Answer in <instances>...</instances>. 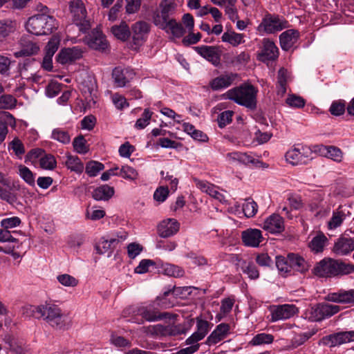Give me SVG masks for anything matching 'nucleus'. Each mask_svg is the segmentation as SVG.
Returning a JSON list of instances; mask_svg holds the SVG:
<instances>
[{
  "label": "nucleus",
  "mask_w": 354,
  "mask_h": 354,
  "mask_svg": "<svg viewBox=\"0 0 354 354\" xmlns=\"http://www.w3.org/2000/svg\"><path fill=\"white\" fill-rule=\"evenodd\" d=\"M4 116L5 121L0 122V144L5 140L8 133V125L15 127L16 124L15 119L11 113L9 112H5Z\"/></svg>",
  "instance_id": "nucleus-35"
},
{
  "label": "nucleus",
  "mask_w": 354,
  "mask_h": 354,
  "mask_svg": "<svg viewBox=\"0 0 354 354\" xmlns=\"http://www.w3.org/2000/svg\"><path fill=\"white\" fill-rule=\"evenodd\" d=\"M262 227L269 233L280 234L285 230L284 220L279 214H272L266 218Z\"/></svg>",
  "instance_id": "nucleus-15"
},
{
  "label": "nucleus",
  "mask_w": 354,
  "mask_h": 354,
  "mask_svg": "<svg viewBox=\"0 0 354 354\" xmlns=\"http://www.w3.org/2000/svg\"><path fill=\"white\" fill-rule=\"evenodd\" d=\"M298 312L297 308L293 304H283L274 307L272 310L271 320L277 322L287 319L293 317Z\"/></svg>",
  "instance_id": "nucleus-17"
},
{
  "label": "nucleus",
  "mask_w": 354,
  "mask_h": 354,
  "mask_svg": "<svg viewBox=\"0 0 354 354\" xmlns=\"http://www.w3.org/2000/svg\"><path fill=\"white\" fill-rule=\"evenodd\" d=\"M39 165L42 169L52 170L56 165V160L52 154H46L41 157L39 160Z\"/></svg>",
  "instance_id": "nucleus-50"
},
{
  "label": "nucleus",
  "mask_w": 354,
  "mask_h": 354,
  "mask_svg": "<svg viewBox=\"0 0 354 354\" xmlns=\"http://www.w3.org/2000/svg\"><path fill=\"white\" fill-rule=\"evenodd\" d=\"M258 209L256 202L251 199H247L243 205V211L245 216L250 218L254 216Z\"/></svg>",
  "instance_id": "nucleus-48"
},
{
  "label": "nucleus",
  "mask_w": 354,
  "mask_h": 354,
  "mask_svg": "<svg viewBox=\"0 0 354 354\" xmlns=\"http://www.w3.org/2000/svg\"><path fill=\"white\" fill-rule=\"evenodd\" d=\"M239 80V75L232 72H225L212 79L209 85L213 91H221L227 88Z\"/></svg>",
  "instance_id": "nucleus-12"
},
{
  "label": "nucleus",
  "mask_w": 354,
  "mask_h": 354,
  "mask_svg": "<svg viewBox=\"0 0 354 354\" xmlns=\"http://www.w3.org/2000/svg\"><path fill=\"white\" fill-rule=\"evenodd\" d=\"M150 24L144 21L134 23L131 26L134 44L140 45L150 31Z\"/></svg>",
  "instance_id": "nucleus-20"
},
{
  "label": "nucleus",
  "mask_w": 354,
  "mask_h": 354,
  "mask_svg": "<svg viewBox=\"0 0 354 354\" xmlns=\"http://www.w3.org/2000/svg\"><path fill=\"white\" fill-rule=\"evenodd\" d=\"M326 241L327 238L323 234H317L309 243V247L315 252H322Z\"/></svg>",
  "instance_id": "nucleus-41"
},
{
  "label": "nucleus",
  "mask_w": 354,
  "mask_h": 354,
  "mask_svg": "<svg viewBox=\"0 0 354 354\" xmlns=\"http://www.w3.org/2000/svg\"><path fill=\"white\" fill-rule=\"evenodd\" d=\"M24 310L26 316L43 318L54 328L60 329L65 326V316L55 304L46 303L39 306H27Z\"/></svg>",
  "instance_id": "nucleus-1"
},
{
  "label": "nucleus",
  "mask_w": 354,
  "mask_h": 354,
  "mask_svg": "<svg viewBox=\"0 0 354 354\" xmlns=\"http://www.w3.org/2000/svg\"><path fill=\"white\" fill-rule=\"evenodd\" d=\"M127 253L130 259H135L143 250V247L137 243H131L127 245Z\"/></svg>",
  "instance_id": "nucleus-62"
},
{
  "label": "nucleus",
  "mask_w": 354,
  "mask_h": 354,
  "mask_svg": "<svg viewBox=\"0 0 354 354\" xmlns=\"http://www.w3.org/2000/svg\"><path fill=\"white\" fill-rule=\"evenodd\" d=\"M104 166L102 163L91 160L86 165V172L90 177L96 176L98 173L103 170Z\"/></svg>",
  "instance_id": "nucleus-47"
},
{
  "label": "nucleus",
  "mask_w": 354,
  "mask_h": 354,
  "mask_svg": "<svg viewBox=\"0 0 354 354\" xmlns=\"http://www.w3.org/2000/svg\"><path fill=\"white\" fill-rule=\"evenodd\" d=\"M257 89L253 85L243 84L229 89L222 95V97L223 99L232 100L239 105L254 110L257 107Z\"/></svg>",
  "instance_id": "nucleus-2"
},
{
  "label": "nucleus",
  "mask_w": 354,
  "mask_h": 354,
  "mask_svg": "<svg viewBox=\"0 0 354 354\" xmlns=\"http://www.w3.org/2000/svg\"><path fill=\"white\" fill-rule=\"evenodd\" d=\"M59 41L57 38L50 39L45 47V55L53 57L59 47Z\"/></svg>",
  "instance_id": "nucleus-61"
},
{
  "label": "nucleus",
  "mask_w": 354,
  "mask_h": 354,
  "mask_svg": "<svg viewBox=\"0 0 354 354\" xmlns=\"http://www.w3.org/2000/svg\"><path fill=\"white\" fill-rule=\"evenodd\" d=\"M39 50V48L36 43L27 41L25 44H23L21 49L15 52L14 55L16 57L30 56L37 54Z\"/></svg>",
  "instance_id": "nucleus-36"
},
{
  "label": "nucleus",
  "mask_w": 354,
  "mask_h": 354,
  "mask_svg": "<svg viewBox=\"0 0 354 354\" xmlns=\"http://www.w3.org/2000/svg\"><path fill=\"white\" fill-rule=\"evenodd\" d=\"M113 249L111 243L109 242V239L102 237L98 244L96 245V250L99 254H104Z\"/></svg>",
  "instance_id": "nucleus-63"
},
{
  "label": "nucleus",
  "mask_w": 354,
  "mask_h": 354,
  "mask_svg": "<svg viewBox=\"0 0 354 354\" xmlns=\"http://www.w3.org/2000/svg\"><path fill=\"white\" fill-rule=\"evenodd\" d=\"M324 299L330 302L354 306V289H339L336 292H329Z\"/></svg>",
  "instance_id": "nucleus-13"
},
{
  "label": "nucleus",
  "mask_w": 354,
  "mask_h": 354,
  "mask_svg": "<svg viewBox=\"0 0 354 354\" xmlns=\"http://www.w3.org/2000/svg\"><path fill=\"white\" fill-rule=\"evenodd\" d=\"M274 340L272 335L266 333H259L256 335L250 343L254 346L261 345L264 344H271Z\"/></svg>",
  "instance_id": "nucleus-51"
},
{
  "label": "nucleus",
  "mask_w": 354,
  "mask_h": 354,
  "mask_svg": "<svg viewBox=\"0 0 354 354\" xmlns=\"http://www.w3.org/2000/svg\"><path fill=\"white\" fill-rule=\"evenodd\" d=\"M115 193L113 187L108 185H103L95 188L92 196L95 201H109Z\"/></svg>",
  "instance_id": "nucleus-31"
},
{
  "label": "nucleus",
  "mask_w": 354,
  "mask_h": 354,
  "mask_svg": "<svg viewBox=\"0 0 354 354\" xmlns=\"http://www.w3.org/2000/svg\"><path fill=\"white\" fill-rule=\"evenodd\" d=\"M241 239L245 245L256 248L263 241L262 232L258 229H248L242 232Z\"/></svg>",
  "instance_id": "nucleus-21"
},
{
  "label": "nucleus",
  "mask_w": 354,
  "mask_h": 354,
  "mask_svg": "<svg viewBox=\"0 0 354 354\" xmlns=\"http://www.w3.org/2000/svg\"><path fill=\"white\" fill-rule=\"evenodd\" d=\"M234 111H225L221 113L217 118L218 125L220 128H223L226 125L229 124L232 121V116Z\"/></svg>",
  "instance_id": "nucleus-54"
},
{
  "label": "nucleus",
  "mask_w": 354,
  "mask_h": 354,
  "mask_svg": "<svg viewBox=\"0 0 354 354\" xmlns=\"http://www.w3.org/2000/svg\"><path fill=\"white\" fill-rule=\"evenodd\" d=\"M128 233L124 230H120L113 233L108 236L109 242L111 243L113 249L120 243L123 242L127 239Z\"/></svg>",
  "instance_id": "nucleus-44"
},
{
  "label": "nucleus",
  "mask_w": 354,
  "mask_h": 354,
  "mask_svg": "<svg viewBox=\"0 0 354 354\" xmlns=\"http://www.w3.org/2000/svg\"><path fill=\"white\" fill-rule=\"evenodd\" d=\"M169 189L166 187H159L156 189L153 194V198L155 201L162 203L169 196Z\"/></svg>",
  "instance_id": "nucleus-64"
},
{
  "label": "nucleus",
  "mask_w": 354,
  "mask_h": 354,
  "mask_svg": "<svg viewBox=\"0 0 354 354\" xmlns=\"http://www.w3.org/2000/svg\"><path fill=\"white\" fill-rule=\"evenodd\" d=\"M312 154L310 149L301 145L288 150L286 153L287 162L292 165H306L312 159L309 155Z\"/></svg>",
  "instance_id": "nucleus-11"
},
{
  "label": "nucleus",
  "mask_w": 354,
  "mask_h": 354,
  "mask_svg": "<svg viewBox=\"0 0 354 354\" xmlns=\"http://www.w3.org/2000/svg\"><path fill=\"white\" fill-rule=\"evenodd\" d=\"M69 8L73 22L80 27V30L86 31L90 28V24L86 20L87 12L84 2L82 0H71Z\"/></svg>",
  "instance_id": "nucleus-7"
},
{
  "label": "nucleus",
  "mask_w": 354,
  "mask_h": 354,
  "mask_svg": "<svg viewBox=\"0 0 354 354\" xmlns=\"http://www.w3.org/2000/svg\"><path fill=\"white\" fill-rule=\"evenodd\" d=\"M288 26V22L278 15H266L257 27V30L262 35L274 34Z\"/></svg>",
  "instance_id": "nucleus-6"
},
{
  "label": "nucleus",
  "mask_w": 354,
  "mask_h": 354,
  "mask_svg": "<svg viewBox=\"0 0 354 354\" xmlns=\"http://www.w3.org/2000/svg\"><path fill=\"white\" fill-rule=\"evenodd\" d=\"M59 283L66 287H75L78 284V280L68 274H62L57 277Z\"/></svg>",
  "instance_id": "nucleus-53"
},
{
  "label": "nucleus",
  "mask_w": 354,
  "mask_h": 354,
  "mask_svg": "<svg viewBox=\"0 0 354 354\" xmlns=\"http://www.w3.org/2000/svg\"><path fill=\"white\" fill-rule=\"evenodd\" d=\"M243 35L240 33L232 32H225L222 35V40L225 42H228L233 46H237L238 45L244 43Z\"/></svg>",
  "instance_id": "nucleus-39"
},
{
  "label": "nucleus",
  "mask_w": 354,
  "mask_h": 354,
  "mask_svg": "<svg viewBox=\"0 0 354 354\" xmlns=\"http://www.w3.org/2000/svg\"><path fill=\"white\" fill-rule=\"evenodd\" d=\"M21 223V219L18 216H12L3 218L1 221L2 228L9 230V229L17 227Z\"/></svg>",
  "instance_id": "nucleus-57"
},
{
  "label": "nucleus",
  "mask_w": 354,
  "mask_h": 354,
  "mask_svg": "<svg viewBox=\"0 0 354 354\" xmlns=\"http://www.w3.org/2000/svg\"><path fill=\"white\" fill-rule=\"evenodd\" d=\"M73 146L75 151L78 153L84 154L88 150L86 147V141L82 135L78 136L73 140Z\"/></svg>",
  "instance_id": "nucleus-52"
},
{
  "label": "nucleus",
  "mask_w": 354,
  "mask_h": 354,
  "mask_svg": "<svg viewBox=\"0 0 354 354\" xmlns=\"http://www.w3.org/2000/svg\"><path fill=\"white\" fill-rule=\"evenodd\" d=\"M194 50L201 57L211 62L214 66L220 64V55L214 46H201L194 47Z\"/></svg>",
  "instance_id": "nucleus-24"
},
{
  "label": "nucleus",
  "mask_w": 354,
  "mask_h": 354,
  "mask_svg": "<svg viewBox=\"0 0 354 354\" xmlns=\"http://www.w3.org/2000/svg\"><path fill=\"white\" fill-rule=\"evenodd\" d=\"M239 157V163L244 164L246 165L251 164L255 166H259L260 165L263 164L261 161L255 159L250 154L247 153L240 152Z\"/></svg>",
  "instance_id": "nucleus-58"
},
{
  "label": "nucleus",
  "mask_w": 354,
  "mask_h": 354,
  "mask_svg": "<svg viewBox=\"0 0 354 354\" xmlns=\"http://www.w3.org/2000/svg\"><path fill=\"white\" fill-rule=\"evenodd\" d=\"M111 32L118 39L127 41L130 35L131 30L126 22L122 21L120 25H115L111 28Z\"/></svg>",
  "instance_id": "nucleus-33"
},
{
  "label": "nucleus",
  "mask_w": 354,
  "mask_h": 354,
  "mask_svg": "<svg viewBox=\"0 0 354 354\" xmlns=\"http://www.w3.org/2000/svg\"><path fill=\"white\" fill-rule=\"evenodd\" d=\"M180 229V223L175 218H167L158 225L157 231L160 237L167 238L176 234Z\"/></svg>",
  "instance_id": "nucleus-18"
},
{
  "label": "nucleus",
  "mask_w": 354,
  "mask_h": 354,
  "mask_svg": "<svg viewBox=\"0 0 354 354\" xmlns=\"http://www.w3.org/2000/svg\"><path fill=\"white\" fill-rule=\"evenodd\" d=\"M26 30L35 35H46L57 28V23L50 15H35L28 18L26 24Z\"/></svg>",
  "instance_id": "nucleus-5"
},
{
  "label": "nucleus",
  "mask_w": 354,
  "mask_h": 354,
  "mask_svg": "<svg viewBox=\"0 0 354 354\" xmlns=\"http://www.w3.org/2000/svg\"><path fill=\"white\" fill-rule=\"evenodd\" d=\"M50 138L63 145H68L71 142V136L67 129L57 127L53 129Z\"/></svg>",
  "instance_id": "nucleus-34"
},
{
  "label": "nucleus",
  "mask_w": 354,
  "mask_h": 354,
  "mask_svg": "<svg viewBox=\"0 0 354 354\" xmlns=\"http://www.w3.org/2000/svg\"><path fill=\"white\" fill-rule=\"evenodd\" d=\"M339 306L321 303L313 306L309 310L308 318L312 322H321L339 313Z\"/></svg>",
  "instance_id": "nucleus-9"
},
{
  "label": "nucleus",
  "mask_w": 354,
  "mask_h": 354,
  "mask_svg": "<svg viewBox=\"0 0 354 354\" xmlns=\"http://www.w3.org/2000/svg\"><path fill=\"white\" fill-rule=\"evenodd\" d=\"M279 48L269 38H263L259 50L257 52V58L263 63L275 61L279 57Z\"/></svg>",
  "instance_id": "nucleus-10"
},
{
  "label": "nucleus",
  "mask_w": 354,
  "mask_h": 354,
  "mask_svg": "<svg viewBox=\"0 0 354 354\" xmlns=\"http://www.w3.org/2000/svg\"><path fill=\"white\" fill-rule=\"evenodd\" d=\"M354 272V265L333 259H324L315 266L313 272L322 277L348 274Z\"/></svg>",
  "instance_id": "nucleus-4"
},
{
  "label": "nucleus",
  "mask_w": 354,
  "mask_h": 354,
  "mask_svg": "<svg viewBox=\"0 0 354 354\" xmlns=\"http://www.w3.org/2000/svg\"><path fill=\"white\" fill-rule=\"evenodd\" d=\"M152 115V111L149 109H145L141 117L137 120L135 127L138 129H145L149 124Z\"/></svg>",
  "instance_id": "nucleus-46"
},
{
  "label": "nucleus",
  "mask_w": 354,
  "mask_h": 354,
  "mask_svg": "<svg viewBox=\"0 0 354 354\" xmlns=\"http://www.w3.org/2000/svg\"><path fill=\"white\" fill-rule=\"evenodd\" d=\"M330 346L354 342V330L342 331L330 335L326 337Z\"/></svg>",
  "instance_id": "nucleus-26"
},
{
  "label": "nucleus",
  "mask_w": 354,
  "mask_h": 354,
  "mask_svg": "<svg viewBox=\"0 0 354 354\" xmlns=\"http://www.w3.org/2000/svg\"><path fill=\"white\" fill-rule=\"evenodd\" d=\"M239 266L249 279L256 280L259 277V271L252 259L239 260Z\"/></svg>",
  "instance_id": "nucleus-27"
},
{
  "label": "nucleus",
  "mask_w": 354,
  "mask_h": 354,
  "mask_svg": "<svg viewBox=\"0 0 354 354\" xmlns=\"http://www.w3.org/2000/svg\"><path fill=\"white\" fill-rule=\"evenodd\" d=\"M288 260L289 265H290V270L293 269L295 271L304 273L309 268V265L307 261L297 254H288Z\"/></svg>",
  "instance_id": "nucleus-29"
},
{
  "label": "nucleus",
  "mask_w": 354,
  "mask_h": 354,
  "mask_svg": "<svg viewBox=\"0 0 354 354\" xmlns=\"http://www.w3.org/2000/svg\"><path fill=\"white\" fill-rule=\"evenodd\" d=\"M333 252L337 255H346L354 250V238L340 236L335 243Z\"/></svg>",
  "instance_id": "nucleus-23"
},
{
  "label": "nucleus",
  "mask_w": 354,
  "mask_h": 354,
  "mask_svg": "<svg viewBox=\"0 0 354 354\" xmlns=\"http://www.w3.org/2000/svg\"><path fill=\"white\" fill-rule=\"evenodd\" d=\"M164 273L170 277H180L183 275L184 271L177 266L166 264L164 268Z\"/></svg>",
  "instance_id": "nucleus-55"
},
{
  "label": "nucleus",
  "mask_w": 354,
  "mask_h": 354,
  "mask_svg": "<svg viewBox=\"0 0 354 354\" xmlns=\"http://www.w3.org/2000/svg\"><path fill=\"white\" fill-rule=\"evenodd\" d=\"M16 98L10 94H3L0 97V109H12L17 105Z\"/></svg>",
  "instance_id": "nucleus-43"
},
{
  "label": "nucleus",
  "mask_w": 354,
  "mask_h": 354,
  "mask_svg": "<svg viewBox=\"0 0 354 354\" xmlns=\"http://www.w3.org/2000/svg\"><path fill=\"white\" fill-rule=\"evenodd\" d=\"M176 4L174 0H162L159 4V8L153 11L152 19L156 26H163L165 22L173 19L169 17L172 15L176 10Z\"/></svg>",
  "instance_id": "nucleus-8"
},
{
  "label": "nucleus",
  "mask_w": 354,
  "mask_h": 354,
  "mask_svg": "<svg viewBox=\"0 0 354 354\" xmlns=\"http://www.w3.org/2000/svg\"><path fill=\"white\" fill-rule=\"evenodd\" d=\"M286 102L288 106L294 108H302L305 105V100L296 95H289Z\"/></svg>",
  "instance_id": "nucleus-59"
},
{
  "label": "nucleus",
  "mask_w": 354,
  "mask_h": 354,
  "mask_svg": "<svg viewBox=\"0 0 354 354\" xmlns=\"http://www.w3.org/2000/svg\"><path fill=\"white\" fill-rule=\"evenodd\" d=\"M346 215L344 212L338 208L336 211L333 212L331 218L328 223V226L330 230L335 229L339 227L345 219Z\"/></svg>",
  "instance_id": "nucleus-38"
},
{
  "label": "nucleus",
  "mask_w": 354,
  "mask_h": 354,
  "mask_svg": "<svg viewBox=\"0 0 354 354\" xmlns=\"http://www.w3.org/2000/svg\"><path fill=\"white\" fill-rule=\"evenodd\" d=\"M82 50L78 46L65 48L58 53L57 61L62 64L72 63L80 59L82 57Z\"/></svg>",
  "instance_id": "nucleus-19"
},
{
  "label": "nucleus",
  "mask_w": 354,
  "mask_h": 354,
  "mask_svg": "<svg viewBox=\"0 0 354 354\" xmlns=\"http://www.w3.org/2000/svg\"><path fill=\"white\" fill-rule=\"evenodd\" d=\"M124 316H129V322L138 324H144L145 321L155 322L167 318L168 314L161 313L153 304L132 306L124 310Z\"/></svg>",
  "instance_id": "nucleus-3"
},
{
  "label": "nucleus",
  "mask_w": 354,
  "mask_h": 354,
  "mask_svg": "<svg viewBox=\"0 0 354 354\" xmlns=\"http://www.w3.org/2000/svg\"><path fill=\"white\" fill-rule=\"evenodd\" d=\"M18 174L28 185L30 186L35 185V174L28 167L20 165L18 166Z\"/></svg>",
  "instance_id": "nucleus-40"
},
{
  "label": "nucleus",
  "mask_w": 354,
  "mask_h": 354,
  "mask_svg": "<svg viewBox=\"0 0 354 354\" xmlns=\"http://www.w3.org/2000/svg\"><path fill=\"white\" fill-rule=\"evenodd\" d=\"M290 79V73L287 69L281 68L277 73V93L283 97L287 91L288 82Z\"/></svg>",
  "instance_id": "nucleus-28"
},
{
  "label": "nucleus",
  "mask_w": 354,
  "mask_h": 354,
  "mask_svg": "<svg viewBox=\"0 0 354 354\" xmlns=\"http://www.w3.org/2000/svg\"><path fill=\"white\" fill-rule=\"evenodd\" d=\"M276 266L281 272L286 273L290 272V265H289L288 255L287 257L282 256L276 257Z\"/></svg>",
  "instance_id": "nucleus-56"
},
{
  "label": "nucleus",
  "mask_w": 354,
  "mask_h": 354,
  "mask_svg": "<svg viewBox=\"0 0 354 354\" xmlns=\"http://www.w3.org/2000/svg\"><path fill=\"white\" fill-rule=\"evenodd\" d=\"M135 76V73L130 68H123L121 66L115 67L112 72V77L114 83L118 87H124Z\"/></svg>",
  "instance_id": "nucleus-16"
},
{
  "label": "nucleus",
  "mask_w": 354,
  "mask_h": 354,
  "mask_svg": "<svg viewBox=\"0 0 354 354\" xmlns=\"http://www.w3.org/2000/svg\"><path fill=\"white\" fill-rule=\"evenodd\" d=\"M300 34L297 30L288 29L279 35V43L282 50H289L298 41Z\"/></svg>",
  "instance_id": "nucleus-22"
},
{
  "label": "nucleus",
  "mask_w": 354,
  "mask_h": 354,
  "mask_svg": "<svg viewBox=\"0 0 354 354\" xmlns=\"http://www.w3.org/2000/svg\"><path fill=\"white\" fill-rule=\"evenodd\" d=\"M17 29V23L10 19L0 20V41H4Z\"/></svg>",
  "instance_id": "nucleus-32"
},
{
  "label": "nucleus",
  "mask_w": 354,
  "mask_h": 354,
  "mask_svg": "<svg viewBox=\"0 0 354 354\" xmlns=\"http://www.w3.org/2000/svg\"><path fill=\"white\" fill-rule=\"evenodd\" d=\"M8 149H12L19 158H21L22 155L25 153L24 145L18 138H14L10 142Z\"/></svg>",
  "instance_id": "nucleus-49"
},
{
  "label": "nucleus",
  "mask_w": 354,
  "mask_h": 354,
  "mask_svg": "<svg viewBox=\"0 0 354 354\" xmlns=\"http://www.w3.org/2000/svg\"><path fill=\"white\" fill-rule=\"evenodd\" d=\"M62 89V84L57 82H50L46 88V95L49 97H54L57 95Z\"/></svg>",
  "instance_id": "nucleus-60"
},
{
  "label": "nucleus",
  "mask_w": 354,
  "mask_h": 354,
  "mask_svg": "<svg viewBox=\"0 0 354 354\" xmlns=\"http://www.w3.org/2000/svg\"><path fill=\"white\" fill-rule=\"evenodd\" d=\"M153 332L157 335L164 336H176L186 333V328L182 325H167L157 324L153 326Z\"/></svg>",
  "instance_id": "nucleus-25"
},
{
  "label": "nucleus",
  "mask_w": 354,
  "mask_h": 354,
  "mask_svg": "<svg viewBox=\"0 0 354 354\" xmlns=\"http://www.w3.org/2000/svg\"><path fill=\"white\" fill-rule=\"evenodd\" d=\"M119 176L131 181L136 180L138 173L136 169L129 165H124L120 169Z\"/></svg>",
  "instance_id": "nucleus-42"
},
{
  "label": "nucleus",
  "mask_w": 354,
  "mask_h": 354,
  "mask_svg": "<svg viewBox=\"0 0 354 354\" xmlns=\"http://www.w3.org/2000/svg\"><path fill=\"white\" fill-rule=\"evenodd\" d=\"M66 166L68 169L77 174H81L84 170V165L81 160L75 156H66Z\"/></svg>",
  "instance_id": "nucleus-37"
},
{
  "label": "nucleus",
  "mask_w": 354,
  "mask_h": 354,
  "mask_svg": "<svg viewBox=\"0 0 354 354\" xmlns=\"http://www.w3.org/2000/svg\"><path fill=\"white\" fill-rule=\"evenodd\" d=\"M159 28L170 32L174 37L180 38L183 36L185 30L180 23H178L176 19H173L165 22L163 26H158Z\"/></svg>",
  "instance_id": "nucleus-30"
},
{
  "label": "nucleus",
  "mask_w": 354,
  "mask_h": 354,
  "mask_svg": "<svg viewBox=\"0 0 354 354\" xmlns=\"http://www.w3.org/2000/svg\"><path fill=\"white\" fill-rule=\"evenodd\" d=\"M85 41L90 48L101 52H104L109 47V44L104 35L97 29L92 30L86 36Z\"/></svg>",
  "instance_id": "nucleus-14"
},
{
  "label": "nucleus",
  "mask_w": 354,
  "mask_h": 354,
  "mask_svg": "<svg viewBox=\"0 0 354 354\" xmlns=\"http://www.w3.org/2000/svg\"><path fill=\"white\" fill-rule=\"evenodd\" d=\"M346 102L343 100L333 101L330 106L329 111L331 115L339 116L344 113L346 110Z\"/></svg>",
  "instance_id": "nucleus-45"
}]
</instances>
